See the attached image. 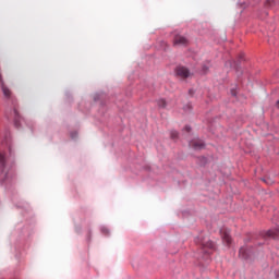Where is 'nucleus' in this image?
<instances>
[{
    "label": "nucleus",
    "instance_id": "f257e3e1",
    "mask_svg": "<svg viewBox=\"0 0 279 279\" xmlns=\"http://www.w3.org/2000/svg\"><path fill=\"white\" fill-rule=\"evenodd\" d=\"M201 245H202V252H203V256L202 258H206V256H210L213 250H215V242L213 241H207V242H204V241H201Z\"/></svg>",
    "mask_w": 279,
    "mask_h": 279
},
{
    "label": "nucleus",
    "instance_id": "f03ea898",
    "mask_svg": "<svg viewBox=\"0 0 279 279\" xmlns=\"http://www.w3.org/2000/svg\"><path fill=\"white\" fill-rule=\"evenodd\" d=\"M8 180V169H5V156L0 153V182Z\"/></svg>",
    "mask_w": 279,
    "mask_h": 279
},
{
    "label": "nucleus",
    "instance_id": "7ed1b4c3",
    "mask_svg": "<svg viewBox=\"0 0 279 279\" xmlns=\"http://www.w3.org/2000/svg\"><path fill=\"white\" fill-rule=\"evenodd\" d=\"M174 47H186L189 45V39L181 35H175L173 39Z\"/></svg>",
    "mask_w": 279,
    "mask_h": 279
},
{
    "label": "nucleus",
    "instance_id": "20e7f679",
    "mask_svg": "<svg viewBox=\"0 0 279 279\" xmlns=\"http://www.w3.org/2000/svg\"><path fill=\"white\" fill-rule=\"evenodd\" d=\"M175 73L179 77H182L183 80H185L186 77H191V71H189V69H186L185 66L177 68Z\"/></svg>",
    "mask_w": 279,
    "mask_h": 279
},
{
    "label": "nucleus",
    "instance_id": "39448f33",
    "mask_svg": "<svg viewBox=\"0 0 279 279\" xmlns=\"http://www.w3.org/2000/svg\"><path fill=\"white\" fill-rule=\"evenodd\" d=\"M220 232H221L223 243H226V245H231L232 236H230V230L226 229V230H221Z\"/></svg>",
    "mask_w": 279,
    "mask_h": 279
},
{
    "label": "nucleus",
    "instance_id": "423d86ee",
    "mask_svg": "<svg viewBox=\"0 0 279 279\" xmlns=\"http://www.w3.org/2000/svg\"><path fill=\"white\" fill-rule=\"evenodd\" d=\"M266 239H279V229H270L265 233Z\"/></svg>",
    "mask_w": 279,
    "mask_h": 279
},
{
    "label": "nucleus",
    "instance_id": "0eeeda50",
    "mask_svg": "<svg viewBox=\"0 0 279 279\" xmlns=\"http://www.w3.org/2000/svg\"><path fill=\"white\" fill-rule=\"evenodd\" d=\"M190 147L193 149H204V143L202 140H193L190 142Z\"/></svg>",
    "mask_w": 279,
    "mask_h": 279
},
{
    "label": "nucleus",
    "instance_id": "6e6552de",
    "mask_svg": "<svg viewBox=\"0 0 279 279\" xmlns=\"http://www.w3.org/2000/svg\"><path fill=\"white\" fill-rule=\"evenodd\" d=\"M239 256L240 258H244L245 260H247L250 258V252L247 251V247L245 246L241 247L239 252Z\"/></svg>",
    "mask_w": 279,
    "mask_h": 279
},
{
    "label": "nucleus",
    "instance_id": "1a4fd4ad",
    "mask_svg": "<svg viewBox=\"0 0 279 279\" xmlns=\"http://www.w3.org/2000/svg\"><path fill=\"white\" fill-rule=\"evenodd\" d=\"M12 114H13L15 128H19L21 125V124H19V111L16 109H13Z\"/></svg>",
    "mask_w": 279,
    "mask_h": 279
},
{
    "label": "nucleus",
    "instance_id": "9d476101",
    "mask_svg": "<svg viewBox=\"0 0 279 279\" xmlns=\"http://www.w3.org/2000/svg\"><path fill=\"white\" fill-rule=\"evenodd\" d=\"M157 106L159 108H167V101L165 99L157 100Z\"/></svg>",
    "mask_w": 279,
    "mask_h": 279
},
{
    "label": "nucleus",
    "instance_id": "9b49d317",
    "mask_svg": "<svg viewBox=\"0 0 279 279\" xmlns=\"http://www.w3.org/2000/svg\"><path fill=\"white\" fill-rule=\"evenodd\" d=\"M267 4L269 8H274V5H279V0H268Z\"/></svg>",
    "mask_w": 279,
    "mask_h": 279
},
{
    "label": "nucleus",
    "instance_id": "f8f14e48",
    "mask_svg": "<svg viewBox=\"0 0 279 279\" xmlns=\"http://www.w3.org/2000/svg\"><path fill=\"white\" fill-rule=\"evenodd\" d=\"M170 136H171V138H175L178 136V132L177 131H171Z\"/></svg>",
    "mask_w": 279,
    "mask_h": 279
},
{
    "label": "nucleus",
    "instance_id": "ddd939ff",
    "mask_svg": "<svg viewBox=\"0 0 279 279\" xmlns=\"http://www.w3.org/2000/svg\"><path fill=\"white\" fill-rule=\"evenodd\" d=\"M101 232H102V234H109L110 231L108 230V228L102 227Z\"/></svg>",
    "mask_w": 279,
    "mask_h": 279
},
{
    "label": "nucleus",
    "instance_id": "4468645a",
    "mask_svg": "<svg viewBox=\"0 0 279 279\" xmlns=\"http://www.w3.org/2000/svg\"><path fill=\"white\" fill-rule=\"evenodd\" d=\"M77 136V133H71V138H75Z\"/></svg>",
    "mask_w": 279,
    "mask_h": 279
},
{
    "label": "nucleus",
    "instance_id": "2eb2a0df",
    "mask_svg": "<svg viewBox=\"0 0 279 279\" xmlns=\"http://www.w3.org/2000/svg\"><path fill=\"white\" fill-rule=\"evenodd\" d=\"M231 95H232L233 97H236V92L231 90Z\"/></svg>",
    "mask_w": 279,
    "mask_h": 279
},
{
    "label": "nucleus",
    "instance_id": "dca6fc26",
    "mask_svg": "<svg viewBox=\"0 0 279 279\" xmlns=\"http://www.w3.org/2000/svg\"><path fill=\"white\" fill-rule=\"evenodd\" d=\"M186 132H191V126H185Z\"/></svg>",
    "mask_w": 279,
    "mask_h": 279
},
{
    "label": "nucleus",
    "instance_id": "f3484780",
    "mask_svg": "<svg viewBox=\"0 0 279 279\" xmlns=\"http://www.w3.org/2000/svg\"><path fill=\"white\" fill-rule=\"evenodd\" d=\"M186 108L191 109V105H187Z\"/></svg>",
    "mask_w": 279,
    "mask_h": 279
}]
</instances>
